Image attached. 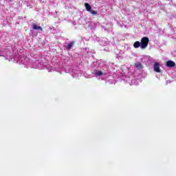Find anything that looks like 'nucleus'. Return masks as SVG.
<instances>
[{
    "mask_svg": "<svg viewBox=\"0 0 176 176\" xmlns=\"http://www.w3.org/2000/svg\"><path fill=\"white\" fill-rule=\"evenodd\" d=\"M141 49H146L149 45V38L146 36L142 37L141 39Z\"/></svg>",
    "mask_w": 176,
    "mask_h": 176,
    "instance_id": "obj_1",
    "label": "nucleus"
},
{
    "mask_svg": "<svg viewBox=\"0 0 176 176\" xmlns=\"http://www.w3.org/2000/svg\"><path fill=\"white\" fill-rule=\"evenodd\" d=\"M85 7L86 8L87 12H89V13H91L93 16H97L98 14L97 11H94L91 9V6H90V4H89V3H85Z\"/></svg>",
    "mask_w": 176,
    "mask_h": 176,
    "instance_id": "obj_2",
    "label": "nucleus"
},
{
    "mask_svg": "<svg viewBox=\"0 0 176 176\" xmlns=\"http://www.w3.org/2000/svg\"><path fill=\"white\" fill-rule=\"evenodd\" d=\"M153 70L155 72H157L158 74L162 72V70H160V64H159V63H155L154 64Z\"/></svg>",
    "mask_w": 176,
    "mask_h": 176,
    "instance_id": "obj_3",
    "label": "nucleus"
},
{
    "mask_svg": "<svg viewBox=\"0 0 176 176\" xmlns=\"http://www.w3.org/2000/svg\"><path fill=\"white\" fill-rule=\"evenodd\" d=\"M166 67H169V68H173V67H175V62L173 60H168L166 62Z\"/></svg>",
    "mask_w": 176,
    "mask_h": 176,
    "instance_id": "obj_4",
    "label": "nucleus"
},
{
    "mask_svg": "<svg viewBox=\"0 0 176 176\" xmlns=\"http://www.w3.org/2000/svg\"><path fill=\"white\" fill-rule=\"evenodd\" d=\"M134 66L135 67V68H137V69H139V70L143 69L144 68V66L140 62H136L134 64Z\"/></svg>",
    "mask_w": 176,
    "mask_h": 176,
    "instance_id": "obj_5",
    "label": "nucleus"
},
{
    "mask_svg": "<svg viewBox=\"0 0 176 176\" xmlns=\"http://www.w3.org/2000/svg\"><path fill=\"white\" fill-rule=\"evenodd\" d=\"M75 43V41H72V42H70L68 45H67V46H66L65 47H66V49L67 50H71V49H72V46H74V44Z\"/></svg>",
    "mask_w": 176,
    "mask_h": 176,
    "instance_id": "obj_6",
    "label": "nucleus"
},
{
    "mask_svg": "<svg viewBox=\"0 0 176 176\" xmlns=\"http://www.w3.org/2000/svg\"><path fill=\"white\" fill-rule=\"evenodd\" d=\"M33 30H40V31H43V29H42V27L41 26H38L36 24L33 23Z\"/></svg>",
    "mask_w": 176,
    "mask_h": 176,
    "instance_id": "obj_7",
    "label": "nucleus"
},
{
    "mask_svg": "<svg viewBox=\"0 0 176 176\" xmlns=\"http://www.w3.org/2000/svg\"><path fill=\"white\" fill-rule=\"evenodd\" d=\"M141 47V42L140 41H136L133 44V47H135V49H138V47Z\"/></svg>",
    "mask_w": 176,
    "mask_h": 176,
    "instance_id": "obj_8",
    "label": "nucleus"
},
{
    "mask_svg": "<svg viewBox=\"0 0 176 176\" xmlns=\"http://www.w3.org/2000/svg\"><path fill=\"white\" fill-rule=\"evenodd\" d=\"M96 75H97L98 76H102V75H104V73L101 71H96Z\"/></svg>",
    "mask_w": 176,
    "mask_h": 176,
    "instance_id": "obj_9",
    "label": "nucleus"
}]
</instances>
